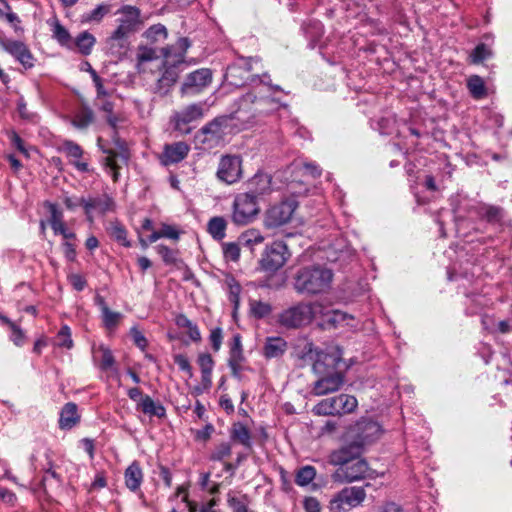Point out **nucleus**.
Masks as SVG:
<instances>
[{"label":"nucleus","instance_id":"nucleus-1","mask_svg":"<svg viewBox=\"0 0 512 512\" xmlns=\"http://www.w3.org/2000/svg\"><path fill=\"white\" fill-rule=\"evenodd\" d=\"M252 62L256 60L240 58L229 65L225 73V81L231 86L252 85V89L238 100V108L233 115L234 119L243 123H253L283 106L280 99L275 97L276 92L283 91L282 88L272 85L267 73L252 75Z\"/></svg>","mask_w":512,"mask_h":512},{"label":"nucleus","instance_id":"nucleus-2","mask_svg":"<svg viewBox=\"0 0 512 512\" xmlns=\"http://www.w3.org/2000/svg\"><path fill=\"white\" fill-rule=\"evenodd\" d=\"M333 277V271L323 265L304 266L294 276V289L306 295L327 293L331 289Z\"/></svg>","mask_w":512,"mask_h":512},{"label":"nucleus","instance_id":"nucleus-3","mask_svg":"<svg viewBox=\"0 0 512 512\" xmlns=\"http://www.w3.org/2000/svg\"><path fill=\"white\" fill-rule=\"evenodd\" d=\"M294 357L298 365L303 367L312 365L315 374H321L329 362H335V358L322 350H319L307 339L300 340L294 348Z\"/></svg>","mask_w":512,"mask_h":512},{"label":"nucleus","instance_id":"nucleus-4","mask_svg":"<svg viewBox=\"0 0 512 512\" xmlns=\"http://www.w3.org/2000/svg\"><path fill=\"white\" fill-rule=\"evenodd\" d=\"M322 313L320 303H298L282 311L278 322L286 328H300L312 322L317 313Z\"/></svg>","mask_w":512,"mask_h":512},{"label":"nucleus","instance_id":"nucleus-5","mask_svg":"<svg viewBox=\"0 0 512 512\" xmlns=\"http://www.w3.org/2000/svg\"><path fill=\"white\" fill-rule=\"evenodd\" d=\"M259 201L255 195L239 193L234 197L231 210V220L237 226L254 222L260 214Z\"/></svg>","mask_w":512,"mask_h":512},{"label":"nucleus","instance_id":"nucleus-6","mask_svg":"<svg viewBox=\"0 0 512 512\" xmlns=\"http://www.w3.org/2000/svg\"><path fill=\"white\" fill-rule=\"evenodd\" d=\"M366 496L364 487H345L332 496L328 504V510L329 512H349L361 506Z\"/></svg>","mask_w":512,"mask_h":512},{"label":"nucleus","instance_id":"nucleus-7","mask_svg":"<svg viewBox=\"0 0 512 512\" xmlns=\"http://www.w3.org/2000/svg\"><path fill=\"white\" fill-rule=\"evenodd\" d=\"M358 406V401L354 396L340 394L334 397L326 398L313 407V413L323 416H334L352 413Z\"/></svg>","mask_w":512,"mask_h":512},{"label":"nucleus","instance_id":"nucleus-8","mask_svg":"<svg viewBox=\"0 0 512 512\" xmlns=\"http://www.w3.org/2000/svg\"><path fill=\"white\" fill-rule=\"evenodd\" d=\"M381 433V427L377 422L362 418L348 428L346 440L354 441L364 450V447L378 439Z\"/></svg>","mask_w":512,"mask_h":512},{"label":"nucleus","instance_id":"nucleus-9","mask_svg":"<svg viewBox=\"0 0 512 512\" xmlns=\"http://www.w3.org/2000/svg\"><path fill=\"white\" fill-rule=\"evenodd\" d=\"M319 378L314 382L311 393L315 396H323L338 391L344 384V375L334 367V362H329Z\"/></svg>","mask_w":512,"mask_h":512},{"label":"nucleus","instance_id":"nucleus-10","mask_svg":"<svg viewBox=\"0 0 512 512\" xmlns=\"http://www.w3.org/2000/svg\"><path fill=\"white\" fill-rule=\"evenodd\" d=\"M290 253L283 241H274L268 245L260 259V266L264 271L275 272L285 265Z\"/></svg>","mask_w":512,"mask_h":512},{"label":"nucleus","instance_id":"nucleus-11","mask_svg":"<svg viewBox=\"0 0 512 512\" xmlns=\"http://www.w3.org/2000/svg\"><path fill=\"white\" fill-rule=\"evenodd\" d=\"M243 176L242 159L238 155H223L221 156L217 171V179L227 185L237 183Z\"/></svg>","mask_w":512,"mask_h":512},{"label":"nucleus","instance_id":"nucleus-12","mask_svg":"<svg viewBox=\"0 0 512 512\" xmlns=\"http://www.w3.org/2000/svg\"><path fill=\"white\" fill-rule=\"evenodd\" d=\"M297 208L293 199H286L267 209L264 216V225L267 228H277L288 223Z\"/></svg>","mask_w":512,"mask_h":512},{"label":"nucleus","instance_id":"nucleus-13","mask_svg":"<svg viewBox=\"0 0 512 512\" xmlns=\"http://www.w3.org/2000/svg\"><path fill=\"white\" fill-rule=\"evenodd\" d=\"M122 16L119 18V25L110 36V41H122L136 31L141 25L140 11L133 6H124L121 9Z\"/></svg>","mask_w":512,"mask_h":512},{"label":"nucleus","instance_id":"nucleus-14","mask_svg":"<svg viewBox=\"0 0 512 512\" xmlns=\"http://www.w3.org/2000/svg\"><path fill=\"white\" fill-rule=\"evenodd\" d=\"M367 477H370V468L361 457L337 468L332 474V479L339 483H352Z\"/></svg>","mask_w":512,"mask_h":512},{"label":"nucleus","instance_id":"nucleus-15","mask_svg":"<svg viewBox=\"0 0 512 512\" xmlns=\"http://www.w3.org/2000/svg\"><path fill=\"white\" fill-rule=\"evenodd\" d=\"M212 82V72L208 68L197 69L189 73L181 85L182 95H195L203 91Z\"/></svg>","mask_w":512,"mask_h":512},{"label":"nucleus","instance_id":"nucleus-16","mask_svg":"<svg viewBox=\"0 0 512 512\" xmlns=\"http://www.w3.org/2000/svg\"><path fill=\"white\" fill-rule=\"evenodd\" d=\"M348 441V444L330 453L328 461L331 465L341 468L345 464L357 460L361 457V454L363 453L361 445H357L352 440Z\"/></svg>","mask_w":512,"mask_h":512},{"label":"nucleus","instance_id":"nucleus-17","mask_svg":"<svg viewBox=\"0 0 512 512\" xmlns=\"http://www.w3.org/2000/svg\"><path fill=\"white\" fill-rule=\"evenodd\" d=\"M322 326L327 328L348 327L350 329H357L358 322L354 316L347 314L340 310H328L322 313Z\"/></svg>","mask_w":512,"mask_h":512},{"label":"nucleus","instance_id":"nucleus-18","mask_svg":"<svg viewBox=\"0 0 512 512\" xmlns=\"http://www.w3.org/2000/svg\"><path fill=\"white\" fill-rule=\"evenodd\" d=\"M2 46L4 50L19 61L25 69H29L34 66V57L29 48L23 42L7 40L2 43Z\"/></svg>","mask_w":512,"mask_h":512},{"label":"nucleus","instance_id":"nucleus-19","mask_svg":"<svg viewBox=\"0 0 512 512\" xmlns=\"http://www.w3.org/2000/svg\"><path fill=\"white\" fill-rule=\"evenodd\" d=\"M271 182L272 178L269 174L257 172L247 181V191L245 193L255 195L258 200L260 196L271 192Z\"/></svg>","mask_w":512,"mask_h":512},{"label":"nucleus","instance_id":"nucleus-20","mask_svg":"<svg viewBox=\"0 0 512 512\" xmlns=\"http://www.w3.org/2000/svg\"><path fill=\"white\" fill-rule=\"evenodd\" d=\"M81 205L85 210L88 220L92 221L90 216L92 211H98L105 214L113 209L114 202L109 196L104 195L102 197H90L88 199L81 198Z\"/></svg>","mask_w":512,"mask_h":512},{"label":"nucleus","instance_id":"nucleus-21","mask_svg":"<svg viewBox=\"0 0 512 512\" xmlns=\"http://www.w3.org/2000/svg\"><path fill=\"white\" fill-rule=\"evenodd\" d=\"M189 151V145L182 141L166 145L161 158L162 163L165 165L178 163L188 155Z\"/></svg>","mask_w":512,"mask_h":512},{"label":"nucleus","instance_id":"nucleus-22","mask_svg":"<svg viewBox=\"0 0 512 512\" xmlns=\"http://www.w3.org/2000/svg\"><path fill=\"white\" fill-rule=\"evenodd\" d=\"M165 65L167 67L165 68L162 76L157 80L154 88L155 92L160 95H166L178 79L179 64L165 62Z\"/></svg>","mask_w":512,"mask_h":512},{"label":"nucleus","instance_id":"nucleus-23","mask_svg":"<svg viewBox=\"0 0 512 512\" xmlns=\"http://www.w3.org/2000/svg\"><path fill=\"white\" fill-rule=\"evenodd\" d=\"M190 46L191 43L188 38H179L175 45L163 50L166 63L182 64L184 62L185 54Z\"/></svg>","mask_w":512,"mask_h":512},{"label":"nucleus","instance_id":"nucleus-24","mask_svg":"<svg viewBox=\"0 0 512 512\" xmlns=\"http://www.w3.org/2000/svg\"><path fill=\"white\" fill-rule=\"evenodd\" d=\"M203 114V106L201 104L188 105L174 115L176 129L182 130V125L201 119Z\"/></svg>","mask_w":512,"mask_h":512},{"label":"nucleus","instance_id":"nucleus-25","mask_svg":"<svg viewBox=\"0 0 512 512\" xmlns=\"http://www.w3.org/2000/svg\"><path fill=\"white\" fill-rule=\"evenodd\" d=\"M92 358L94 363L102 370V371H112L115 370V359L112 354V351L104 346L100 345L98 347L92 348Z\"/></svg>","mask_w":512,"mask_h":512},{"label":"nucleus","instance_id":"nucleus-26","mask_svg":"<svg viewBox=\"0 0 512 512\" xmlns=\"http://www.w3.org/2000/svg\"><path fill=\"white\" fill-rule=\"evenodd\" d=\"M80 421L77 405L69 402L64 405L60 412L59 427L62 430L73 428Z\"/></svg>","mask_w":512,"mask_h":512},{"label":"nucleus","instance_id":"nucleus-27","mask_svg":"<svg viewBox=\"0 0 512 512\" xmlns=\"http://www.w3.org/2000/svg\"><path fill=\"white\" fill-rule=\"evenodd\" d=\"M125 485L131 492L140 489L143 482V472L137 461L132 462L124 473Z\"/></svg>","mask_w":512,"mask_h":512},{"label":"nucleus","instance_id":"nucleus-28","mask_svg":"<svg viewBox=\"0 0 512 512\" xmlns=\"http://www.w3.org/2000/svg\"><path fill=\"white\" fill-rule=\"evenodd\" d=\"M287 350V342L282 337H267L264 347L263 355L268 358L281 357Z\"/></svg>","mask_w":512,"mask_h":512},{"label":"nucleus","instance_id":"nucleus-29","mask_svg":"<svg viewBox=\"0 0 512 512\" xmlns=\"http://www.w3.org/2000/svg\"><path fill=\"white\" fill-rule=\"evenodd\" d=\"M197 363L201 370V383L204 389L212 386V371L214 368V360L208 353H201L198 356Z\"/></svg>","mask_w":512,"mask_h":512},{"label":"nucleus","instance_id":"nucleus-30","mask_svg":"<svg viewBox=\"0 0 512 512\" xmlns=\"http://www.w3.org/2000/svg\"><path fill=\"white\" fill-rule=\"evenodd\" d=\"M138 409L149 416H156L158 418L166 416L165 407L162 404L155 402L148 395L141 398V401L138 403Z\"/></svg>","mask_w":512,"mask_h":512},{"label":"nucleus","instance_id":"nucleus-31","mask_svg":"<svg viewBox=\"0 0 512 512\" xmlns=\"http://www.w3.org/2000/svg\"><path fill=\"white\" fill-rule=\"evenodd\" d=\"M264 240L265 237L262 233L254 228L246 230L239 237V243L249 248L252 252L254 251V246L262 244Z\"/></svg>","mask_w":512,"mask_h":512},{"label":"nucleus","instance_id":"nucleus-32","mask_svg":"<svg viewBox=\"0 0 512 512\" xmlns=\"http://www.w3.org/2000/svg\"><path fill=\"white\" fill-rule=\"evenodd\" d=\"M207 228L215 240H222L226 236L227 222L223 217L216 216L209 220Z\"/></svg>","mask_w":512,"mask_h":512},{"label":"nucleus","instance_id":"nucleus-33","mask_svg":"<svg viewBox=\"0 0 512 512\" xmlns=\"http://www.w3.org/2000/svg\"><path fill=\"white\" fill-rule=\"evenodd\" d=\"M204 135L203 142H218L223 137V131L220 122L214 120L201 129Z\"/></svg>","mask_w":512,"mask_h":512},{"label":"nucleus","instance_id":"nucleus-34","mask_svg":"<svg viewBox=\"0 0 512 512\" xmlns=\"http://www.w3.org/2000/svg\"><path fill=\"white\" fill-rule=\"evenodd\" d=\"M231 439L239 442L245 447H251V434L248 428L242 423H236L231 429Z\"/></svg>","mask_w":512,"mask_h":512},{"label":"nucleus","instance_id":"nucleus-35","mask_svg":"<svg viewBox=\"0 0 512 512\" xmlns=\"http://www.w3.org/2000/svg\"><path fill=\"white\" fill-rule=\"evenodd\" d=\"M95 42V37L87 31L81 32L75 39V45L83 55H89L91 53Z\"/></svg>","mask_w":512,"mask_h":512},{"label":"nucleus","instance_id":"nucleus-36","mask_svg":"<svg viewBox=\"0 0 512 512\" xmlns=\"http://www.w3.org/2000/svg\"><path fill=\"white\" fill-rule=\"evenodd\" d=\"M467 87L475 99H482L487 95L485 83L478 75H473L468 79Z\"/></svg>","mask_w":512,"mask_h":512},{"label":"nucleus","instance_id":"nucleus-37","mask_svg":"<svg viewBox=\"0 0 512 512\" xmlns=\"http://www.w3.org/2000/svg\"><path fill=\"white\" fill-rule=\"evenodd\" d=\"M316 477V469L311 465H306L297 470L295 483L304 487L310 484Z\"/></svg>","mask_w":512,"mask_h":512},{"label":"nucleus","instance_id":"nucleus-38","mask_svg":"<svg viewBox=\"0 0 512 512\" xmlns=\"http://www.w3.org/2000/svg\"><path fill=\"white\" fill-rule=\"evenodd\" d=\"M94 119L93 111L87 107L81 108L72 120V124L79 129L87 128Z\"/></svg>","mask_w":512,"mask_h":512},{"label":"nucleus","instance_id":"nucleus-39","mask_svg":"<svg viewBox=\"0 0 512 512\" xmlns=\"http://www.w3.org/2000/svg\"><path fill=\"white\" fill-rule=\"evenodd\" d=\"M109 235L118 243L125 247H130L131 243L127 239V231L119 222H112L108 228Z\"/></svg>","mask_w":512,"mask_h":512},{"label":"nucleus","instance_id":"nucleus-40","mask_svg":"<svg viewBox=\"0 0 512 512\" xmlns=\"http://www.w3.org/2000/svg\"><path fill=\"white\" fill-rule=\"evenodd\" d=\"M53 38H55L62 46L71 44V36L68 30L57 20L51 23Z\"/></svg>","mask_w":512,"mask_h":512},{"label":"nucleus","instance_id":"nucleus-41","mask_svg":"<svg viewBox=\"0 0 512 512\" xmlns=\"http://www.w3.org/2000/svg\"><path fill=\"white\" fill-rule=\"evenodd\" d=\"M47 208L50 212V225L53 229V232L57 235V231L66 226L65 222L63 221V213L61 210L58 209L56 204L53 203H47Z\"/></svg>","mask_w":512,"mask_h":512},{"label":"nucleus","instance_id":"nucleus-42","mask_svg":"<svg viewBox=\"0 0 512 512\" xmlns=\"http://www.w3.org/2000/svg\"><path fill=\"white\" fill-rule=\"evenodd\" d=\"M225 284L229 292V300L233 303L234 308L237 309L240 301L241 285L232 276L225 279Z\"/></svg>","mask_w":512,"mask_h":512},{"label":"nucleus","instance_id":"nucleus-43","mask_svg":"<svg viewBox=\"0 0 512 512\" xmlns=\"http://www.w3.org/2000/svg\"><path fill=\"white\" fill-rule=\"evenodd\" d=\"M493 52L486 44H478L470 54V61L473 64L481 63L482 61L492 57Z\"/></svg>","mask_w":512,"mask_h":512},{"label":"nucleus","instance_id":"nucleus-44","mask_svg":"<svg viewBox=\"0 0 512 512\" xmlns=\"http://www.w3.org/2000/svg\"><path fill=\"white\" fill-rule=\"evenodd\" d=\"M107 153V156L104 159V166L107 170V172L112 176L114 181L118 180V163L117 158L118 154L112 150L105 151Z\"/></svg>","mask_w":512,"mask_h":512},{"label":"nucleus","instance_id":"nucleus-45","mask_svg":"<svg viewBox=\"0 0 512 512\" xmlns=\"http://www.w3.org/2000/svg\"><path fill=\"white\" fill-rule=\"evenodd\" d=\"M222 251L226 261L237 262L240 258V243H222Z\"/></svg>","mask_w":512,"mask_h":512},{"label":"nucleus","instance_id":"nucleus-46","mask_svg":"<svg viewBox=\"0 0 512 512\" xmlns=\"http://www.w3.org/2000/svg\"><path fill=\"white\" fill-rule=\"evenodd\" d=\"M232 453V446L229 442H221L215 446L214 450L210 454V460L212 461H223L229 457Z\"/></svg>","mask_w":512,"mask_h":512},{"label":"nucleus","instance_id":"nucleus-47","mask_svg":"<svg viewBox=\"0 0 512 512\" xmlns=\"http://www.w3.org/2000/svg\"><path fill=\"white\" fill-rule=\"evenodd\" d=\"M62 151L65 152L69 161L73 159H81L84 153L83 149L78 144L69 140L63 142Z\"/></svg>","mask_w":512,"mask_h":512},{"label":"nucleus","instance_id":"nucleus-48","mask_svg":"<svg viewBox=\"0 0 512 512\" xmlns=\"http://www.w3.org/2000/svg\"><path fill=\"white\" fill-rule=\"evenodd\" d=\"M56 345L58 347L71 349L73 347V340L71 337V330L67 325L61 327L56 336Z\"/></svg>","mask_w":512,"mask_h":512},{"label":"nucleus","instance_id":"nucleus-49","mask_svg":"<svg viewBox=\"0 0 512 512\" xmlns=\"http://www.w3.org/2000/svg\"><path fill=\"white\" fill-rule=\"evenodd\" d=\"M122 318V314L119 312L111 311L109 308H105L102 313V319L104 326L108 330H114L118 325L120 319Z\"/></svg>","mask_w":512,"mask_h":512},{"label":"nucleus","instance_id":"nucleus-50","mask_svg":"<svg viewBox=\"0 0 512 512\" xmlns=\"http://www.w3.org/2000/svg\"><path fill=\"white\" fill-rule=\"evenodd\" d=\"M250 310L256 318H264L272 311L271 305L262 301H251Z\"/></svg>","mask_w":512,"mask_h":512},{"label":"nucleus","instance_id":"nucleus-51","mask_svg":"<svg viewBox=\"0 0 512 512\" xmlns=\"http://www.w3.org/2000/svg\"><path fill=\"white\" fill-rule=\"evenodd\" d=\"M145 37L150 41H158L160 39H166L167 29L162 24L152 25L144 33Z\"/></svg>","mask_w":512,"mask_h":512},{"label":"nucleus","instance_id":"nucleus-52","mask_svg":"<svg viewBox=\"0 0 512 512\" xmlns=\"http://www.w3.org/2000/svg\"><path fill=\"white\" fill-rule=\"evenodd\" d=\"M156 249L166 264H174L177 261L176 252L169 247L158 245Z\"/></svg>","mask_w":512,"mask_h":512},{"label":"nucleus","instance_id":"nucleus-53","mask_svg":"<svg viewBox=\"0 0 512 512\" xmlns=\"http://www.w3.org/2000/svg\"><path fill=\"white\" fill-rule=\"evenodd\" d=\"M209 340L212 345V349L218 352L222 345L223 331L220 327L213 328L209 335Z\"/></svg>","mask_w":512,"mask_h":512},{"label":"nucleus","instance_id":"nucleus-54","mask_svg":"<svg viewBox=\"0 0 512 512\" xmlns=\"http://www.w3.org/2000/svg\"><path fill=\"white\" fill-rule=\"evenodd\" d=\"M228 505L232 508L233 512H252L248 509L244 500L228 494Z\"/></svg>","mask_w":512,"mask_h":512},{"label":"nucleus","instance_id":"nucleus-55","mask_svg":"<svg viewBox=\"0 0 512 512\" xmlns=\"http://www.w3.org/2000/svg\"><path fill=\"white\" fill-rule=\"evenodd\" d=\"M11 329V340L16 346H22L25 341V334L22 329L13 322H9Z\"/></svg>","mask_w":512,"mask_h":512},{"label":"nucleus","instance_id":"nucleus-56","mask_svg":"<svg viewBox=\"0 0 512 512\" xmlns=\"http://www.w3.org/2000/svg\"><path fill=\"white\" fill-rule=\"evenodd\" d=\"M9 138L11 140L12 145L25 157H29V151L24 145V141L21 137L15 132L11 131L9 134Z\"/></svg>","mask_w":512,"mask_h":512},{"label":"nucleus","instance_id":"nucleus-57","mask_svg":"<svg viewBox=\"0 0 512 512\" xmlns=\"http://www.w3.org/2000/svg\"><path fill=\"white\" fill-rule=\"evenodd\" d=\"M174 362L180 370L188 373L189 377L193 376L192 367L188 358L183 354L174 355Z\"/></svg>","mask_w":512,"mask_h":512},{"label":"nucleus","instance_id":"nucleus-58","mask_svg":"<svg viewBox=\"0 0 512 512\" xmlns=\"http://www.w3.org/2000/svg\"><path fill=\"white\" fill-rule=\"evenodd\" d=\"M134 344L141 350H145L147 347V339L137 327H132L130 330Z\"/></svg>","mask_w":512,"mask_h":512},{"label":"nucleus","instance_id":"nucleus-59","mask_svg":"<svg viewBox=\"0 0 512 512\" xmlns=\"http://www.w3.org/2000/svg\"><path fill=\"white\" fill-rule=\"evenodd\" d=\"M160 231L162 238H167L175 241L179 239L180 232L175 226L169 224H162Z\"/></svg>","mask_w":512,"mask_h":512},{"label":"nucleus","instance_id":"nucleus-60","mask_svg":"<svg viewBox=\"0 0 512 512\" xmlns=\"http://www.w3.org/2000/svg\"><path fill=\"white\" fill-rule=\"evenodd\" d=\"M303 507L306 512H320L321 505L317 498L309 496L303 500Z\"/></svg>","mask_w":512,"mask_h":512},{"label":"nucleus","instance_id":"nucleus-61","mask_svg":"<svg viewBox=\"0 0 512 512\" xmlns=\"http://www.w3.org/2000/svg\"><path fill=\"white\" fill-rule=\"evenodd\" d=\"M156 57L155 50L148 47H140L137 53L139 63L151 61Z\"/></svg>","mask_w":512,"mask_h":512},{"label":"nucleus","instance_id":"nucleus-62","mask_svg":"<svg viewBox=\"0 0 512 512\" xmlns=\"http://www.w3.org/2000/svg\"><path fill=\"white\" fill-rule=\"evenodd\" d=\"M107 12V6L99 5L89 13L87 19L89 21H100L104 17V15L107 14Z\"/></svg>","mask_w":512,"mask_h":512},{"label":"nucleus","instance_id":"nucleus-63","mask_svg":"<svg viewBox=\"0 0 512 512\" xmlns=\"http://www.w3.org/2000/svg\"><path fill=\"white\" fill-rule=\"evenodd\" d=\"M70 284L77 291H82L86 286V280L80 274H72L68 277Z\"/></svg>","mask_w":512,"mask_h":512},{"label":"nucleus","instance_id":"nucleus-64","mask_svg":"<svg viewBox=\"0 0 512 512\" xmlns=\"http://www.w3.org/2000/svg\"><path fill=\"white\" fill-rule=\"evenodd\" d=\"M63 252L68 261H74L76 259L75 245L70 241H65L63 244Z\"/></svg>","mask_w":512,"mask_h":512}]
</instances>
